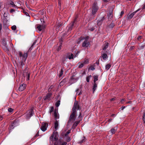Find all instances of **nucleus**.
I'll list each match as a JSON object with an SVG mask.
<instances>
[{"label": "nucleus", "mask_w": 145, "mask_h": 145, "mask_svg": "<svg viewBox=\"0 0 145 145\" xmlns=\"http://www.w3.org/2000/svg\"><path fill=\"white\" fill-rule=\"evenodd\" d=\"M52 92H49L43 97V100L46 102H48L52 99Z\"/></svg>", "instance_id": "f257e3e1"}, {"label": "nucleus", "mask_w": 145, "mask_h": 145, "mask_svg": "<svg viewBox=\"0 0 145 145\" xmlns=\"http://www.w3.org/2000/svg\"><path fill=\"white\" fill-rule=\"evenodd\" d=\"M29 51L28 50L27 52L24 53V54H23L21 52H19V55L20 59L25 61L27 59Z\"/></svg>", "instance_id": "f03ea898"}, {"label": "nucleus", "mask_w": 145, "mask_h": 145, "mask_svg": "<svg viewBox=\"0 0 145 145\" xmlns=\"http://www.w3.org/2000/svg\"><path fill=\"white\" fill-rule=\"evenodd\" d=\"M1 43L2 44V48L5 52H8L9 50L7 48L6 39L4 37L1 40Z\"/></svg>", "instance_id": "7ed1b4c3"}, {"label": "nucleus", "mask_w": 145, "mask_h": 145, "mask_svg": "<svg viewBox=\"0 0 145 145\" xmlns=\"http://www.w3.org/2000/svg\"><path fill=\"white\" fill-rule=\"evenodd\" d=\"M99 7L97 6V2H95L93 4L92 8V14L95 15L97 10H98Z\"/></svg>", "instance_id": "20e7f679"}, {"label": "nucleus", "mask_w": 145, "mask_h": 145, "mask_svg": "<svg viewBox=\"0 0 145 145\" xmlns=\"http://www.w3.org/2000/svg\"><path fill=\"white\" fill-rule=\"evenodd\" d=\"M105 15H101V14H100L98 16V19L97 20V25H101L103 21L105 19Z\"/></svg>", "instance_id": "39448f33"}, {"label": "nucleus", "mask_w": 145, "mask_h": 145, "mask_svg": "<svg viewBox=\"0 0 145 145\" xmlns=\"http://www.w3.org/2000/svg\"><path fill=\"white\" fill-rule=\"evenodd\" d=\"M76 112L72 111V113L70 116L69 120L68 122V123H69L72 121H75L76 117Z\"/></svg>", "instance_id": "423d86ee"}, {"label": "nucleus", "mask_w": 145, "mask_h": 145, "mask_svg": "<svg viewBox=\"0 0 145 145\" xmlns=\"http://www.w3.org/2000/svg\"><path fill=\"white\" fill-rule=\"evenodd\" d=\"M80 106L78 104V102L75 101L73 106L72 109V111L76 112V110L80 109Z\"/></svg>", "instance_id": "0eeeda50"}, {"label": "nucleus", "mask_w": 145, "mask_h": 145, "mask_svg": "<svg viewBox=\"0 0 145 145\" xmlns=\"http://www.w3.org/2000/svg\"><path fill=\"white\" fill-rule=\"evenodd\" d=\"M77 20V17L76 16L74 20L72 23H71L69 25V26L68 27V31H69L72 30V27L75 24H76Z\"/></svg>", "instance_id": "6e6552de"}, {"label": "nucleus", "mask_w": 145, "mask_h": 145, "mask_svg": "<svg viewBox=\"0 0 145 145\" xmlns=\"http://www.w3.org/2000/svg\"><path fill=\"white\" fill-rule=\"evenodd\" d=\"M48 123L46 122H43L42 123V125L40 127V129L43 131H45L47 129Z\"/></svg>", "instance_id": "1a4fd4ad"}, {"label": "nucleus", "mask_w": 145, "mask_h": 145, "mask_svg": "<svg viewBox=\"0 0 145 145\" xmlns=\"http://www.w3.org/2000/svg\"><path fill=\"white\" fill-rule=\"evenodd\" d=\"M78 79V77H75V76L73 75L71 78L69 83H70L71 84H73L77 82Z\"/></svg>", "instance_id": "9d476101"}, {"label": "nucleus", "mask_w": 145, "mask_h": 145, "mask_svg": "<svg viewBox=\"0 0 145 145\" xmlns=\"http://www.w3.org/2000/svg\"><path fill=\"white\" fill-rule=\"evenodd\" d=\"M109 12L107 14V18L108 21L110 20L113 16V14H112V12H113V9L111 7H109Z\"/></svg>", "instance_id": "9b49d317"}, {"label": "nucleus", "mask_w": 145, "mask_h": 145, "mask_svg": "<svg viewBox=\"0 0 145 145\" xmlns=\"http://www.w3.org/2000/svg\"><path fill=\"white\" fill-rule=\"evenodd\" d=\"M34 114L33 109L31 108L28 113L26 114V118L27 119H29Z\"/></svg>", "instance_id": "f8f14e48"}, {"label": "nucleus", "mask_w": 145, "mask_h": 145, "mask_svg": "<svg viewBox=\"0 0 145 145\" xmlns=\"http://www.w3.org/2000/svg\"><path fill=\"white\" fill-rule=\"evenodd\" d=\"M67 144L66 142L59 140L55 142L54 143V145H66Z\"/></svg>", "instance_id": "ddd939ff"}, {"label": "nucleus", "mask_w": 145, "mask_h": 145, "mask_svg": "<svg viewBox=\"0 0 145 145\" xmlns=\"http://www.w3.org/2000/svg\"><path fill=\"white\" fill-rule=\"evenodd\" d=\"M63 23L61 22L58 23L56 24V30L57 31H59L62 27Z\"/></svg>", "instance_id": "4468645a"}, {"label": "nucleus", "mask_w": 145, "mask_h": 145, "mask_svg": "<svg viewBox=\"0 0 145 145\" xmlns=\"http://www.w3.org/2000/svg\"><path fill=\"white\" fill-rule=\"evenodd\" d=\"M23 75L27 77V80H29L30 73L29 71H27L26 70H24L23 72Z\"/></svg>", "instance_id": "2eb2a0df"}, {"label": "nucleus", "mask_w": 145, "mask_h": 145, "mask_svg": "<svg viewBox=\"0 0 145 145\" xmlns=\"http://www.w3.org/2000/svg\"><path fill=\"white\" fill-rule=\"evenodd\" d=\"M36 29L40 31H41L45 27V25L42 24L40 25L39 24H38L36 25Z\"/></svg>", "instance_id": "dca6fc26"}, {"label": "nucleus", "mask_w": 145, "mask_h": 145, "mask_svg": "<svg viewBox=\"0 0 145 145\" xmlns=\"http://www.w3.org/2000/svg\"><path fill=\"white\" fill-rule=\"evenodd\" d=\"M89 42L87 39H85L82 43V46L83 47H87L89 44Z\"/></svg>", "instance_id": "f3484780"}, {"label": "nucleus", "mask_w": 145, "mask_h": 145, "mask_svg": "<svg viewBox=\"0 0 145 145\" xmlns=\"http://www.w3.org/2000/svg\"><path fill=\"white\" fill-rule=\"evenodd\" d=\"M26 86V84H24L20 85L19 88V90L20 91L24 90L25 89Z\"/></svg>", "instance_id": "a211bd4d"}, {"label": "nucleus", "mask_w": 145, "mask_h": 145, "mask_svg": "<svg viewBox=\"0 0 145 145\" xmlns=\"http://www.w3.org/2000/svg\"><path fill=\"white\" fill-rule=\"evenodd\" d=\"M82 119H81L77 121H75L74 123L72 126V128L74 129H75L76 128L78 124L80 122V121H82Z\"/></svg>", "instance_id": "6ab92c4d"}, {"label": "nucleus", "mask_w": 145, "mask_h": 145, "mask_svg": "<svg viewBox=\"0 0 145 145\" xmlns=\"http://www.w3.org/2000/svg\"><path fill=\"white\" fill-rule=\"evenodd\" d=\"M115 127L112 128L110 131L109 132L110 133V135H112L115 133L116 131V129Z\"/></svg>", "instance_id": "aec40b11"}, {"label": "nucleus", "mask_w": 145, "mask_h": 145, "mask_svg": "<svg viewBox=\"0 0 145 145\" xmlns=\"http://www.w3.org/2000/svg\"><path fill=\"white\" fill-rule=\"evenodd\" d=\"M86 140V138L85 137H82V140L78 142V144H81L85 142Z\"/></svg>", "instance_id": "412c9836"}, {"label": "nucleus", "mask_w": 145, "mask_h": 145, "mask_svg": "<svg viewBox=\"0 0 145 145\" xmlns=\"http://www.w3.org/2000/svg\"><path fill=\"white\" fill-rule=\"evenodd\" d=\"M36 51H33L31 54V55L30 57V58L32 59H33L35 58L36 56Z\"/></svg>", "instance_id": "4be33fe9"}, {"label": "nucleus", "mask_w": 145, "mask_h": 145, "mask_svg": "<svg viewBox=\"0 0 145 145\" xmlns=\"http://www.w3.org/2000/svg\"><path fill=\"white\" fill-rule=\"evenodd\" d=\"M54 115L55 118V120H56L58 119L59 118V116L57 113L56 110L54 111Z\"/></svg>", "instance_id": "5701e85b"}, {"label": "nucleus", "mask_w": 145, "mask_h": 145, "mask_svg": "<svg viewBox=\"0 0 145 145\" xmlns=\"http://www.w3.org/2000/svg\"><path fill=\"white\" fill-rule=\"evenodd\" d=\"M109 45V44L107 42H106L105 43V44L103 46V50H105L108 47V46Z\"/></svg>", "instance_id": "b1692460"}, {"label": "nucleus", "mask_w": 145, "mask_h": 145, "mask_svg": "<svg viewBox=\"0 0 145 145\" xmlns=\"http://www.w3.org/2000/svg\"><path fill=\"white\" fill-rule=\"evenodd\" d=\"M115 24L112 22L109 25H108L107 27L109 28L112 29L115 26Z\"/></svg>", "instance_id": "393cba45"}, {"label": "nucleus", "mask_w": 145, "mask_h": 145, "mask_svg": "<svg viewBox=\"0 0 145 145\" xmlns=\"http://www.w3.org/2000/svg\"><path fill=\"white\" fill-rule=\"evenodd\" d=\"M67 81V79L65 78L63 79L60 83V86L63 85Z\"/></svg>", "instance_id": "a878e982"}, {"label": "nucleus", "mask_w": 145, "mask_h": 145, "mask_svg": "<svg viewBox=\"0 0 145 145\" xmlns=\"http://www.w3.org/2000/svg\"><path fill=\"white\" fill-rule=\"evenodd\" d=\"M97 87V85L96 82H94L93 86V93H94V91L96 89Z\"/></svg>", "instance_id": "bb28decb"}, {"label": "nucleus", "mask_w": 145, "mask_h": 145, "mask_svg": "<svg viewBox=\"0 0 145 145\" xmlns=\"http://www.w3.org/2000/svg\"><path fill=\"white\" fill-rule=\"evenodd\" d=\"M46 16H44L43 17V18H41L40 19V21L41 22H42V24L44 25V24L45 23L44 20H45L46 19Z\"/></svg>", "instance_id": "cd10ccee"}, {"label": "nucleus", "mask_w": 145, "mask_h": 145, "mask_svg": "<svg viewBox=\"0 0 145 145\" xmlns=\"http://www.w3.org/2000/svg\"><path fill=\"white\" fill-rule=\"evenodd\" d=\"M98 76L97 75H95L93 76L94 79V82H96V81L98 80Z\"/></svg>", "instance_id": "c85d7f7f"}, {"label": "nucleus", "mask_w": 145, "mask_h": 145, "mask_svg": "<svg viewBox=\"0 0 145 145\" xmlns=\"http://www.w3.org/2000/svg\"><path fill=\"white\" fill-rule=\"evenodd\" d=\"M50 140H51L52 141L53 140L56 141L58 139L57 137H50Z\"/></svg>", "instance_id": "c756f323"}, {"label": "nucleus", "mask_w": 145, "mask_h": 145, "mask_svg": "<svg viewBox=\"0 0 145 145\" xmlns=\"http://www.w3.org/2000/svg\"><path fill=\"white\" fill-rule=\"evenodd\" d=\"M37 42V40H35L34 42L32 44V45H31V47L29 48V51H31V50L32 49L33 47V46L35 45L36 42Z\"/></svg>", "instance_id": "7c9ffc66"}, {"label": "nucleus", "mask_w": 145, "mask_h": 145, "mask_svg": "<svg viewBox=\"0 0 145 145\" xmlns=\"http://www.w3.org/2000/svg\"><path fill=\"white\" fill-rule=\"evenodd\" d=\"M58 126V121L57 120H56L55 122L54 123V127H55V129H56V130H57Z\"/></svg>", "instance_id": "2f4dec72"}, {"label": "nucleus", "mask_w": 145, "mask_h": 145, "mask_svg": "<svg viewBox=\"0 0 145 145\" xmlns=\"http://www.w3.org/2000/svg\"><path fill=\"white\" fill-rule=\"evenodd\" d=\"M56 130L54 131L52 134L51 136H58V132L56 131Z\"/></svg>", "instance_id": "473e14b6"}, {"label": "nucleus", "mask_w": 145, "mask_h": 145, "mask_svg": "<svg viewBox=\"0 0 145 145\" xmlns=\"http://www.w3.org/2000/svg\"><path fill=\"white\" fill-rule=\"evenodd\" d=\"M68 58L69 59H73L74 58V55L73 54H71L70 55L68 56Z\"/></svg>", "instance_id": "72a5a7b5"}, {"label": "nucleus", "mask_w": 145, "mask_h": 145, "mask_svg": "<svg viewBox=\"0 0 145 145\" xmlns=\"http://www.w3.org/2000/svg\"><path fill=\"white\" fill-rule=\"evenodd\" d=\"M64 71V69L62 68L60 71V73L59 74V77H61L63 74Z\"/></svg>", "instance_id": "f704fd0d"}, {"label": "nucleus", "mask_w": 145, "mask_h": 145, "mask_svg": "<svg viewBox=\"0 0 145 145\" xmlns=\"http://www.w3.org/2000/svg\"><path fill=\"white\" fill-rule=\"evenodd\" d=\"M102 57L104 60H105L107 58V56L106 54H104L102 56Z\"/></svg>", "instance_id": "c9c22d12"}, {"label": "nucleus", "mask_w": 145, "mask_h": 145, "mask_svg": "<svg viewBox=\"0 0 145 145\" xmlns=\"http://www.w3.org/2000/svg\"><path fill=\"white\" fill-rule=\"evenodd\" d=\"M111 65L110 64H107L105 66L106 69L107 70H108L111 67Z\"/></svg>", "instance_id": "e433bc0d"}, {"label": "nucleus", "mask_w": 145, "mask_h": 145, "mask_svg": "<svg viewBox=\"0 0 145 145\" xmlns=\"http://www.w3.org/2000/svg\"><path fill=\"white\" fill-rule=\"evenodd\" d=\"M92 77L91 75H89L87 76L86 78V81L88 82H89V80L90 78Z\"/></svg>", "instance_id": "4c0bfd02"}, {"label": "nucleus", "mask_w": 145, "mask_h": 145, "mask_svg": "<svg viewBox=\"0 0 145 145\" xmlns=\"http://www.w3.org/2000/svg\"><path fill=\"white\" fill-rule=\"evenodd\" d=\"M78 64H79V66L78 67V68H82L84 65L83 63H80V62L78 63Z\"/></svg>", "instance_id": "58836bf2"}, {"label": "nucleus", "mask_w": 145, "mask_h": 145, "mask_svg": "<svg viewBox=\"0 0 145 145\" xmlns=\"http://www.w3.org/2000/svg\"><path fill=\"white\" fill-rule=\"evenodd\" d=\"M133 16V15L131 14L130 15H128L127 16V18L128 19H131Z\"/></svg>", "instance_id": "ea45409f"}, {"label": "nucleus", "mask_w": 145, "mask_h": 145, "mask_svg": "<svg viewBox=\"0 0 145 145\" xmlns=\"http://www.w3.org/2000/svg\"><path fill=\"white\" fill-rule=\"evenodd\" d=\"M85 38L84 37H81L79 39V41L78 42V44H79L80 43L81 41L82 40H83L85 39Z\"/></svg>", "instance_id": "a19ab883"}, {"label": "nucleus", "mask_w": 145, "mask_h": 145, "mask_svg": "<svg viewBox=\"0 0 145 145\" xmlns=\"http://www.w3.org/2000/svg\"><path fill=\"white\" fill-rule=\"evenodd\" d=\"M25 61H24L22 60H21V61L20 62V65L22 66H23L25 65L24 62Z\"/></svg>", "instance_id": "79ce46f5"}, {"label": "nucleus", "mask_w": 145, "mask_h": 145, "mask_svg": "<svg viewBox=\"0 0 145 145\" xmlns=\"http://www.w3.org/2000/svg\"><path fill=\"white\" fill-rule=\"evenodd\" d=\"M65 137L64 138L66 139V141L67 142H68L70 141L71 139H70V137Z\"/></svg>", "instance_id": "37998d69"}, {"label": "nucleus", "mask_w": 145, "mask_h": 145, "mask_svg": "<svg viewBox=\"0 0 145 145\" xmlns=\"http://www.w3.org/2000/svg\"><path fill=\"white\" fill-rule=\"evenodd\" d=\"M60 104V101L59 100H58L55 104V105L56 107H58L59 106Z\"/></svg>", "instance_id": "c03bdc74"}, {"label": "nucleus", "mask_w": 145, "mask_h": 145, "mask_svg": "<svg viewBox=\"0 0 145 145\" xmlns=\"http://www.w3.org/2000/svg\"><path fill=\"white\" fill-rule=\"evenodd\" d=\"M83 63L84 65H85L86 64H88L89 63L88 60V59H86L84 60Z\"/></svg>", "instance_id": "a18cd8bd"}, {"label": "nucleus", "mask_w": 145, "mask_h": 145, "mask_svg": "<svg viewBox=\"0 0 145 145\" xmlns=\"http://www.w3.org/2000/svg\"><path fill=\"white\" fill-rule=\"evenodd\" d=\"M11 29L12 30L15 31L16 29V27L15 25H14L12 26Z\"/></svg>", "instance_id": "49530a36"}, {"label": "nucleus", "mask_w": 145, "mask_h": 145, "mask_svg": "<svg viewBox=\"0 0 145 145\" xmlns=\"http://www.w3.org/2000/svg\"><path fill=\"white\" fill-rule=\"evenodd\" d=\"M71 130H68L66 133L65 134L64 136H67V135L70 133Z\"/></svg>", "instance_id": "de8ad7c7"}, {"label": "nucleus", "mask_w": 145, "mask_h": 145, "mask_svg": "<svg viewBox=\"0 0 145 145\" xmlns=\"http://www.w3.org/2000/svg\"><path fill=\"white\" fill-rule=\"evenodd\" d=\"M13 110L14 109L13 108H9L8 109V111L9 112H13Z\"/></svg>", "instance_id": "09e8293b"}, {"label": "nucleus", "mask_w": 145, "mask_h": 145, "mask_svg": "<svg viewBox=\"0 0 145 145\" xmlns=\"http://www.w3.org/2000/svg\"><path fill=\"white\" fill-rule=\"evenodd\" d=\"M54 109V108L52 106L50 107V109L49 112L50 113H51L53 111Z\"/></svg>", "instance_id": "8fccbe9b"}, {"label": "nucleus", "mask_w": 145, "mask_h": 145, "mask_svg": "<svg viewBox=\"0 0 145 145\" xmlns=\"http://www.w3.org/2000/svg\"><path fill=\"white\" fill-rule=\"evenodd\" d=\"M2 28V24L1 23H0V35L1 34V31Z\"/></svg>", "instance_id": "3c124183"}, {"label": "nucleus", "mask_w": 145, "mask_h": 145, "mask_svg": "<svg viewBox=\"0 0 145 145\" xmlns=\"http://www.w3.org/2000/svg\"><path fill=\"white\" fill-rule=\"evenodd\" d=\"M142 36H139L137 37V39L138 40H140L142 39Z\"/></svg>", "instance_id": "603ef678"}, {"label": "nucleus", "mask_w": 145, "mask_h": 145, "mask_svg": "<svg viewBox=\"0 0 145 145\" xmlns=\"http://www.w3.org/2000/svg\"><path fill=\"white\" fill-rule=\"evenodd\" d=\"M143 119L144 121V123H145V112L144 113L143 116Z\"/></svg>", "instance_id": "864d4df0"}, {"label": "nucleus", "mask_w": 145, "mask_h": 145, "mask_svg": "<svg viewBox=\"0 0 145 145\" xmlns=\"http://www.w3.org/2000/svg\"><path fill=\"white\" fill-rule=\"evenodd\" d=\"M4 29L5 30H8V27L7 26L5 25V26H4Z\"/></svg>", "instance_id": "5fc2aeb1"}, {"label": "nucleus", "mask_w": 145, "mask_h": 145, "mask_svg": "<svg viewBox=\"0 0 145 145\" xmlns=\"http://www.w3.org/2000/svg\"><path fill=\"white\" fill-rule=\"evenodd\" d=\"M78 118H81V119H82V116L81 113L80 112V114H79V116L78 117Z\"/></svg>", "instance_id": "6e6d98bb"}, {"label": "nucleus", "mask_w": 145, "mask_h": 145, "mask_svg": "<svg viewBox=\"0 0 145 145\" xmlns=\"http://www.w3.org/2000/svg\"><path fill=\"white\" fill-rule=\"evenodd\" d=\"M135 46H131L130 47V48L129 49V50H132L134 49V48H135Z\"/></svg>", "instance_id": "4d7b16f0"}, {"label": "nucleus", "mask_w": 145, "mask_h": 145, "mask_svg": "<svg viewBox=\"0 0 145 145\" xmlns=\"http://www.w3.org/2000/svg\"><path fill=\"white\" fill-rule=\"evenodd\" d=\"M95 29V28L94 27H92V28H90L89 29V30L91 31H93Z\"/></svg>", "instance_id": "13d9d810"}, {"label": "nucleus", "mask_w": 145, "mask_h": 145, "mask_svg": "<svg viewBox=\"0 0 145 145\" xmlns=\"http://www.w3.org/2000/svg\"><path fill=\"white\" fill-rule=\"evenodd\" d=\"M125 101V99H122L121 100V101H120V102L121 103V104H123V101Z\"/></svg>", "instance_id": "bf43d9fd"}, {"label": "nucleus", "mask_w": 145, "mask_h": 145, "mask_svg": "<svg viewBox=\"0 0 145 145\" xmlns=\"http://www.w3.org/2000/svg\"><path fill=\"white\" fill-rule=\"evenodd\" d=\"M15 11V10L14 9H11L10 10V13H12Z\"/></svg>", "instance_id": "052dcab7"}, {"label": "nucleus", "mask_w": 145, "mask_h": 145, "mask_svg": "<svg viewBox=\"0 0 145 145\" xmlns=\"http://www.w3.org/2000/svg\"><path fill=\"white\" fill-rule=\"evenodd\" d=\"M138 10H136V11L133 12L132 13H131L133 15V16H134V15L136 14V13L138 11Z\"/></svg>", "instance_id": "680f3d73"}, {"label": "nucleus", "mask_w": 145, "mask_h": 145, "mask_svg": "<svg viewBox=\"0 0 145 145\" xmlns=\"http://www.w3.org/2000/svg\"><path fill=\"white\" fill-rule=\"evenodd\" d=\"M116 99V97H114V98H112L111 99H110V101H114Z\"/></svg>", "instance_id": "e2e57ef3"}, {"label": "nucleus", "mask_w": 145, "mask_h": 145, "mask_svg": "<svg viewBox=\"0 0 145 145\" xmlns=\"http://www.w3.org/2000/svg\"><path fill=\"white\" fill-rule=\"evenodd\" d=\"M145 46V45H141L140 47V49H142Z\"/></svg>", "instance_id": "0e129e2a"}, {"label": "nucleus", "mask_w": 145, "mask_h": 145, "mask_svg": "<svg viewBox=\"0 0 145 145\" xmlns=\"http://www.w3.org/2000/svg\"><path fill=\"white\" fill-rule=\"evenodd\" d=\"M90 68H91V70H93L95 69V68L94 67H93L92 66H91L90 67Z\"/></svg>", "instance_id": "69168bd1"}, {"label": "nucleus", "mask_w": 145, "mask_h": 145, "mask_svg": "<svg viewBox=\"0 0 145 145\" xmlns=\"http://www.w3.org/2000/svg\"><path fill=\"white\" fill-rule=\"evenodd\" d=\"M125 108V106H122L121 108L120 109H121V110H123Z\"/></svg>", "instance_id": "338daca9"}, {"label": "nucleus", "mask_w": 145, "mask_h": 145, "mask_svg": "<svg viewBox=\"0 0 145 145\" xmlns=\"http://www.w3.org/2000/svg\"><path fill=\"white\" fill-rule=\"evenodd\" d=\"M10 5H12L14 6H15V5L14 4V2L12 1L11 3H10Z\"/></svg>", "instance_id": "774afa93"}]
</instances>
